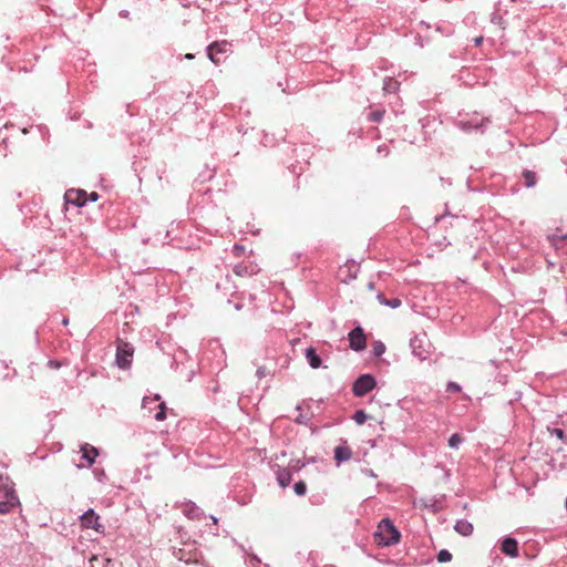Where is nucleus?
I'll list each match as a JSON object with an SVG mask.
<instances>
[{"instance_id":"31","label":"nucleus","mask_w":567,"mask_h":567,"mask_svg":"<svg viewBox=\"0 0 567 567\" xmlns=\"http://www.w3.org/2000/svg\"><path fill=\"white\" fill-rule=\"evenodd\" d=\"M462 388L458 383L449 381L446 384V391L452 393L461 392Z\"/></svg>"},{"instance_id":"29","label":"nucleus","mask_w":567,"mask_h":567,"mask_svg":"<svg viewBox=\"0 0 567 567\" xmlns=\"http://www.w3.org/2000/svg\"><path fill=\"white\" fill-rule=\"evenodd\" d=\"M436 559L439 563H447L452 560V554L447 549H441L437 553Z\"/></svg>"},{"instance_id":"20","label":"nucleus","mask_w":567,"mask_h":567,"mask_svg":"<svg viewBox=\"0 0 567 567\" xmlns=\"http://www.w3.org/2000/svg\"><path fill=\"white\" fill-rule=\"evenodd\" d=\"M497 6H499V3H497ZM491 22L493 24L499 25L502 29H505V25H504L505 21L503 19L502 13L499 12L498 7H496L495 11L491 14Z\"/></svg>"},{"instance_id":"7","label":"nucleus","mask_w":567,"mask_h":567,"mask_svg":"<svg viewBox=\"0 0 567 567\" xmlns=\"http://www.w3.org/2000/svg\"><path fill=\"white\" fill-rule=\"evenodd\" d=\"M349 343L353 351L360 352L367 348V338L361 326H357L349 332Z\"/></svg>"},{"instance_id":"43","label":"nucleus","mask_w":567,"mask_h":567,"mask_svg":"<svg viewBox=\"0 0 567 567\" xmlns=\"http://www.w3.org/2000/svg\"><path fill=\"white\" fill-rule=\"evenodd\" d=\"M443 217H444L443 215H441V216H436V217H435V221H436V223H439Z\"/></svg>"},{"instance_id":"15","label":"nucleus","mask_w":567,"mask_h":567,"mask_svg":"<svg viewBox=\"0 0 567 567\" xmlns=\"http://www.w3.org/2000/svg\"><path fill=\"white\" fill-rule=\"evenodd\" d=\"M276 478L281 487H287L291 483L292 473L290 468L279 467L276 471Z\"/></svg>"},{"instance_id":"9","label":"nucleus","mask_w":567,"mask_h":567,"mask_svg":"<svg viewBox=\"0 0 567 567\" xmlns=\"http://www.w3.org/2000/svg\"><path fill=\"white\" fill-rule=\"evenodd\" d=\"M424 337L414 336L410 340V347L412 349V353L414 357L420 360H425L427 358L429 351L424 348Z\"/></svg>"},{"instance_id":"24","label":"nucleus","mask_w":567,"mask_h":567,"mask_svg":"<svg viewBox=\"0 0 567 567\" xmlns=\"http://www.w3.org/2000/svg\"><path fill=\"white\" fill-rule=\"evenodd\" d=\"M159 399H161V396L158 394H156L154 398L145 396L142 402L143 409H148L150 411H152L153 404H157Z\"/></svg>"},{"instance_id":"49","label":"nucleus","mask_w":567,"mask_h":567,"mask_svg":"<svg viewBox=\"0 0 567 567\" xmlns=\"http://www.w3.org/2000/svg\"><path fill=\"white\" fill-rule=\"evenodd\" d=\"M99 476H103V477H105V473H104V472H101V473H99Z\"/></svg>"},{"instance_id":"47","label":"nucleus","mask_w":567,"mask_h":567,"mask_svg":"<svg viewBox=\"0 0 567 567\" xmlns=\"http://www.w3.org/2000/svg\"><path fill=\"white\" fill-rule=\"evenodd\" d=\"M185 58H186V59H193V58H194V55H193V54H190V53H188V54H186V55H185Z\"/></svg>"},{"instance_id":"5","label":"nucleus","mask_w":567,"mask_h":567,"mask_svg":"<svg viewBox=\"0 0 567 567\" xmlns=\"http://www.w3.org/2000/svg\"><path fill=\"white\" fill-rule=\"evenodd\" d=\"M377 385L375 378L370 374H361L357 378V380L353 382L352 385V392L355 396L362 398L365 394H368L370 391H372Z\"/></svg>"},{"instance_id":"42","label":"nucleus","mask_w":567,"mask_h":567,"mask_svg":"<svg viewBox=\"0 0 567 567\" xmlns=\"http://www.w3.org/2000/svg\"><path fill=\"white\" fill-rule=\"evenodd\" d=\"M368 288H369L370 290H373V289H374V284H373V282H369V284H368Z\"/></svg>"},{"instance_id":"25","label":"nucleus","mask_w":567,"mask_h":567,"mask_svg":"<svg viewBox=\"0 0 567 567\" xmlns=\"http://www.w3.org/2000/svg\"><path fill=\"white\" fill-rule=\"evenodd\" d=\"M385 352V346L382 341H374L372 344V353L374 357H381Z\"/></svg>"},{"instance_id":"35","label":"nucleus","mask_w":567,"mask_h":567,"mask_svg":"<svg viewBox=\"0 0 567 567\" xmlns=\"http://www.w3.org/2000/svg\"><path fill=\"white\" fill-rule=\"evenodd\" d=\"M256 374L259 379L264 378L266 375V368H264V367L258 368Z\"/></svg>"},{"instance_id":"21","label":"nucleus","mask_w":567,"mask_h":567,"mask_svg":"<svg viewBox=\"0 0 567 567\" xmlns=\"http://www.w3.org/2000/svg\"><path fill=\"white\" fill-rule=\"evenodd\" d=\"M346 266L348 267V279L349 280L355 279L358 276L360 266L358 264H355L353 260L348 261Z\"/></svg>"},{"instance_id":"4","label":"nucleus","mask_w":567,"mask_h":567,"mask_svg":"<svg viewBox=\"0 0 567 567\" xmlns=\"http://www.w3.org/2000/svg\"><path fill=\"white\" fill-rule=\"evenodd\" d=\"M230 52L231 43L226 40L213 42L207 47V56L215 64H219Z\"/></svg>"},{"instance_id":"44","label":"nucleus","mask_w":567,"mask_h":567,"mask_svg":"<svg viewBox=\"0 0 567 567\" xmlns=\"http://www.w3.org/2000/svg\"><path fill=\"white\" fill-rule=\"evenodd\" d=\"M62 323H63L64 326H66V324L69 323V319H68V318H64V319H63V321H62Z\"/></svg>"},{"instance_id":"37","label":"nucleus","mask_w":567,"mask_h":567,"mask_svg":"<svg viewBox=\"0 0 567 567\" xmlns=\"http://www.w3.org/2000/svg\"><path fill=\"white\" fill-rule=\"evenodd\" d=\"M118 14L121 18H124V19L130 18V12L127 10H121Z\"/></svg>"},{"instance_id":"34","label":"nucleus","mask_w":567,"mask_h":567,"mask_svg":"<svg viewBox=\"0 0 567 567\" xmlns=\"http://www.w3.org/2000/svg\"><path fill=\"white\" fill-rule=\"evenodd\" d=\"M100 198V195L96 192H92L90 194L86 193L87 202H96Z\"/></svg>"},{"instance_id":"28","label":"nucleus","mask_w":567,"mask_h":567,"mask_svg":"<svg viewBox=\"0 0 567 567\" xmlns=\"http://www.w3.org/2000/svg\"><path fill=\"white\" fill-rule=\"evenodd\" d=\"M293 491L298 496H303L307 493V485L303 481H298L293 484Z\"/></svg>"},{"instance_id":"13","label":"nucleus","mask_w":567,"mask_h":567,"mask_svg":"<svg viewBox=\"0 0 567 567\" xmlns=\"http://www.w3.org/2000/svg\"><path fill=\"white\" fill-rule=\"evenodd\" d=\"M352 457V451L348 445H338L334 449V460L337 464L349 461Z\"/></svg>"},{"instance_id":"1","label":"nucleus","mask_w":567,"mask_h":567,"mask_svg":"<svg viewBox=\"0 0 567 567\" xmlns=\"http://www.w3.org/2000/svg\"><path fill=\"white\" fill-rule=\"evenodd\" d=\"M373 538L377 545L390 547L400 542L401 533L390 518H382L377 526Z\"/></svg>"},{"instance_id":"16","label":"nucleus","mask_w":567,"mask_h":567,"mask_svg":"<svg viewBox=\"0 0 567 567\" xmlns=\"http://www.w3.org/2000/svg\"><path fill=\"white\" fill-rule=\"evenodd\" d=\"M522 182L526 188L535 187L538 182L537 174L534 171L525 168L522 172Z\"/></svg>"},{"instance_id":"26","label":"nucleus","mask_w":567,"mask_h":567,"mask_svg":"<svg viewBox=\"0 0 567 567\" xmlns=\"http://www.w3.org/2000/svg\"><path fill=\"white\" fill-rule=\"evenodd\" d=\"M368 417V414L363 410H357L352 416L354 422L359 425L363 424Z\"/></svg>"},{"instance_id":"30","label":"nucleus","mask_w":567,"mask_h":567,"mask_svg":"<svg viewBox=\"0 0 567 567\" xmlns=\"http://www.w3.org/2000/svg\"><path fill=\"white\" fill-rule=\"evenodd\" d=\"M548 431L550 432L551 435L556 436L558 440H560L563 442H566V434H565V431L563 429H559V427L550 429V427H548Z\"/></svg>"},{"instance_id":"27","label":"nucleus","mask_w":567,"mask_h":567,"mask_svg":"<svg viewBox=\"0 0 567 567\" xmlns=\"http://www.w3.org/2000/svg\"><path fill=\"white\" fill-rule=\"evenodd\" d=\"M462 442H463V437L458 433H454L449 439V446L451 449H458V446Z\"/></svg>"},{"instance_id":"2","label":"nucleus","mask_w":567,"mask_h":567,"mask_svg":"<svg viewBox=\"0 0 567 567\" xmlns=\"http://www.w3.org/2000/svg\"><path fill=\"white\" fill-rule=\"evenodd\" d=\"M491 123L489 117L482 116L477 113L467 114L463 118L457 121V126L464 132H480L484 133L488 124Z\"/></svg>"},{"instance_id":"23","label":"nucleus","mask_w":567,"mask_h":567,"mask_svg":"<svg viewBox=\"0 0 567 567\" xmlns=\"http://www.w3.org/2000/svg\"><path fill=\"white\" fill-rule=\"evenodd\" d=\"M157 412L154 414V419L156 421H163L166 419V404L164 402H159L156 404Z\"/></svg>"},{"instance_id":"36","label":"nucleus","mask_w":567,"mask_h":567,"mask_svg":"<svg viewBox=\"0 0 567 567\" xmlns=\"http://www.w3.org/2000/svg\"><path fill=\"white\" fill-rule=\"evenodd\" d=\"M305 466V463L302 464H299V461H297V463L295 465H290L288 468H290L291 471H299L301 467Z\"/></svg>"},{"instance_id":"33","label":"nucleus","mask_w":567,"mask_h":567,"mask_svg":"<svg viewBox=\"0 0 567 567\" xmlns=\"http://www.w3.org/2000/svg\"><path fill=\"white\" fill-rule=\"evenodd\" d=\"M249 563L251 566L257 567L259 564H261V560L257 555L252 554L249 557Z\"/></svg>"},{"instance_id":"38","label":"nucleus","mask_w":567,"mask_h":567,"mask_svg":"<svg viewBox=\"0 0 567 567\" xmlns=\"http://www.w3.org/2000/svg\"><path fill=\"white\" fill-rule=\"evenodd\" d=\"M244 270H246V267H240V266H237L235 268V271L237 275H243L244 274Z\"/></svg>"},{"instance_id":"48","label":"nucleus","mask_w":567,"mask_h":567,"mask_svg":"<svg viewBox=\"0 0 567 567\" xmlns=\"http://www.w3.org/2000/svg\"><path fill=\"white\" fill-rule=\"evenodd\" d=\"M235 308H236L237 310H240V309H241V305L236 303V305H235Z\"/></svg>"},{"instance_id":"3","label":"nucleus","mask_w":567,"mask_h":567,"mask_svg":"<svg viewBox=\"0 0 567 567\" xmlns=\"http://www.w3.org/2000/svg\"><path fill=\"white\" fill-rule=\"evenodd\" d=\"M134 355V347L123 340L116 342L115 364L121 370L130 369Z\"/></svg>"},{"instance_id":"45","label":"nucleus","mask_w":567,"mask_h":567,"mask_svg":"<svg viewBox=\"0 0 567 567\" xmlns=\"http://www.w3.org/2000/svg\"><path fill=\"white\" fill-rule=\"evenodd\" d=\"M11 377H12L11 374L7 373V374L3 377V379H4V380H8V379H11Z\"/></svg>"},{"instance_id":"12","label":"nucleus","mask_w":567,"mask_h":567,"mask_svg":"<svg viewBox=\"0 0 567 567\" xmlns=\"http://www.w3.org/2000/svg\"><path fill=\"white\" fill-rule=\"evenodd\" d=\"M82 458L87 462V466H91L99 455V450L89 443L81 446Z\"/></svg>"},{"instance_id":"18","label":"nucleus","mask_w":567,"mask_h":567,"mask_svg":"<svg viewBox=\"0 0 567 567\" xmlns=\"http://www.w3.org/2000/svg\"><path fill=\"white\" fill-rule=\"evenodd\" d=\"M377 298L381 305L390 307L392 309H396L402 305L401 299H399V298L386 299L382 293H379L377 296Z\"/></svg>"},{"instance_id":"6","label":"nucleus","mask_w":567,"mask_h":567,"mask_svg":"<svg viewBox=\"0 0 567 567\" xmlns=\"http://www.w3.org/2000/svg\"><path fill=\"white\" fill-rule=\"evenodd\" d=\"M80 522L83 528H92L97 533H104V525L100 523V516L92 508L80 516Z\"/></svg>"},{"instance_id":"50","label":"nucleus","mask_w":567,"mask_h":567,"mask_svg":"<svg viewBox=\"0 0 567 567\" xmlns=\"http://www.w3.org/2000/svg\"><path fill=\"white\" fill-rule=\"evenodd\" d=\"M99 476H103V477H105V473H104V472H101V473H99Z\"/></svg>"},{"instance_id":"10","label":"nucleus","mask_w":567,"mask_h":567,"mask_svg":"<svg viewBox=\"0 0 567 567\" xmlns=\"http://www.w3.org/2000/svg\"><path fill=\"white\" fill-rule=\"evenodd\" d=\"M64 197L68 203L78 207H82L87 203L86 192L84 190H68Z\"/></svg>"},{"instance_id":"41","label":"nucleus","mask_w":567,"mask_h":567,"mask_svg":"<svg viewBox=\"0 0 567 567\" xmlns=\"http://www.w3.org/2000/svg\"><path fill=\"white\" fill-rule=\"evenodd\" d=\"M482 40H483L482 38H477V39H475V44H476V45H480V44L482 43Z\"/></svg>"},{"instance_id":"19","label":"nucleus","mask_w":567,"mask_h":567,"mask_svg":"<svg viewBox=\"0 0 567 567\" xmlns=\"http://www.w3.org/2000/svg\"><path fill=\"white\" fill-rule=\"evenodd\" d=\"M400 87V83L393 78H385L383 81V90L385 93H395Z\"/></svg>"},{"instance_id":"17","label":"nucleus","mask_w":567,"mask_h":567,"mask_svg":"<svg viewBox=\"0 0 567 567\" xmlns=\"http://www.w3.org/2000/svg\"><path fill=\"white\" fill-rule=\"evenodd\" d=\"M454 529L462 536H470L473 533V525L466 519H458L454 525Z\"/></svg>"},{"instance_id":"8","label":"nucleus","mask_w":567,"mask_h":567,"mask_svg":"<svg viewBox=\"0 0 567 567\" xmlns=\"http://www.w3.org/2000/svg\"><path fill=\"white\" fill-rule=\"evenodd\" d=\"M501 551L508 557H517L518 556V542L516 538L512 536H505L501 539L499 544Z\"/></svg>"},{"instance_id":"22","label":"nucleus","mask_w":567,"mask_h":567,"mask_svg":"<svg viewBox=\"0 0 567 567\" xmlns=\"http://www.w3.org/2000/svg\"><path fill=\"white\" fill-rule=\"evenodd\" d=\"M384 113L385 111L384 110H374V111H371L368 115H367V118L368 121L370 122H375V123H379L382 121L383 116H384Z\"/></svg>"},{"instance_id":"39","label":"nucleus","mask_w":567,"mask_h":567,"mask_svg":"<svg viewBox=\"0 0 567 567\" xmlns=\"http://www.w3.org/2000/svg\"><path fill=\"white\" fill-rule=\"evenodd\" d=\"M49 364H50L51 367H54V368H59V367H60V363H59V362H56V361H53V360H50V361H49Z\"/></svg>"},{"instance_id":"14","label":"nucleus","mask_w":567,"mask_h":567,"mask_svg":"<svg viewBox=\"0 0 567 567\" xmlns=\"http://www.w3.org/2000/svg\"><path fill=\"white\" fill-rule=\"evenodd\" d=\"M306 359L312 369H318L322 364L320 355L313 347H309L305 350Z\"/></svg>"},{"instance_id":"11","label":"nucleus","mask_w":567,"mask_h":567,"mask_svg":"<svg viewBox=\"0 0 567 567\" xmlns=\"http://www.w3.org/2000/svg\"><path fill=\"white\" fill-rule=\"evenodd\" d=\"M7 499L0 502V514H8L14 506L19 505V498L13 489L6 494Z\"/></svg>"},{"instance_id":"32","label":"nucleus","mask_w":567,"mask_h":567,"mask_svg":"<svg viewBox=\"0 0 567 567\" xmlns=\"http://www.w3.org/2000/svg\"><path fill=\"white\" fill-rule=\"evenodd\" d=\"M199 514V507H197L194 503L190 505L189 509L187 511V515L190 518L197 517Z\"/></svg>"},{"instance_id":"46","label":"nucleus","mask_w":567,"mask_h":567,"mask_svg":"<svg viewBox=\"0 0 567 567\" xmlns=\"http://www.w3.org/2000/svg\"><path fill=\"white\" fill-rule=\"evenodd\" d=\"M210 518L214 524H217V518L215 516H210Z\"/></svg>"},{"instance_id":"40","label":"nucleus","mask_w":567,"mask_h":567,"mask_svg":"<svg viewBox=\"0 0 567 567\" xmlns=\"http://www.w3.org/2000/svg\"><path fill=\"white\" fill-rule=\"evenodd\" d=\"M296 422L297 423H300V424H305L306 421L303 420L302 415H299L297 419H296Z\"/></svg>"}]
</instances>
